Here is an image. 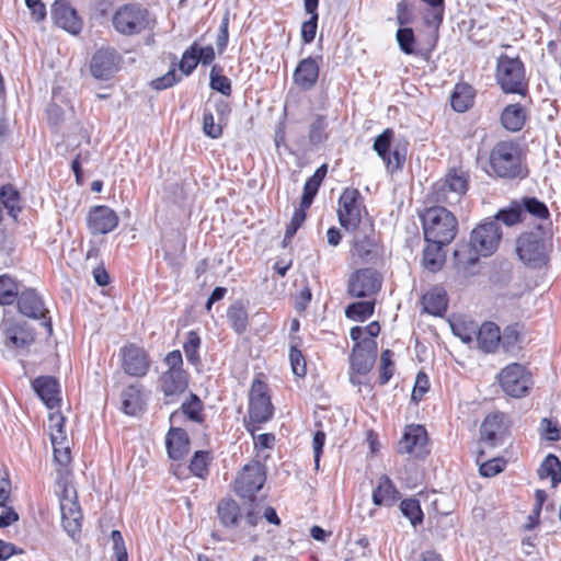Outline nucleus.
<instances>
[{
	"label": "nucleus",
	"mask_w": 561,
	"mask_h": 561,
	"mask_svg": "<svg viewBox=\"0 0 561 561\" xmlns=\"http://www.w3.org/2000/svg\"><path fill=\"white\" fill-rule=\"evenodd\" d=\"M502 228L492 218L480 222L470 233L469 244L455 249V266L459 271H468L479 262V256H490L499 248L502 240Z\"/></svg>",
	"instance_id": "f257e3e1"
},
{
	"label": "nucleus",
	"mask_w": 561,
	"mask_h": 561,
	"mask_svg": "<svg viewBox=\"0 0 561 561\" xmlns=\"http://www.w3.org/2000/svg\"><path fill=\"white\" fill-rule=\"evenodd\" d=\"M424 240L449 244L456 237L458 221L455 215L444 206H433L420 215Z\"/></svg>",
	"instance_id": "f03ea898"
},
{
	"label": "nucleus",
	"mask_w": 561,
	"mask_h": 561,
	"mask_svg": "<svg viewBox=\"0 0 561 561\" xmlns=\"http://www.w3.org/2000/svg\"><path fill=\"white\" fill-rule=\"evenodd\" d=\"M114 30L124 36L138 35L152 31L157 24L154 15L139 3H127L118 7L113 16Z\"/></svg>",
	"instance_id": "7ed1b4c3"
},
{
	"label": "nucleus",
	"mask_w": 561,
	"mask_h": 561,
	"mask_svg": "<svg viewBox=\"0 0 561 561\" xmlns=\"http://www.w3.org/2000/svg\"><path fill=\"white\" fill-rule=\"evenodd\" d=\"M490 165L494 174L501 179H525L528 170L523 165L522 151L513 141L497 142L490 153Z\"/></svg>",
	"instance_id": "20e7f679"
},
{
	"label": "nucleus",
	"mask_w": 561,
	"mask_h": 561,
	"mask_svg": "<svg viewBox=\"0 0 561 561\" xmlns=\"http://www.w3.org/2000/svg\"><path fill=\"white\" fill-rule=\"evenodd\" d=\"M495 79L505 94L524 96L528 91L525 66L518 56L500 55L496 60Z\"/></svg>",
	"instance_id": "39448f33"
},
{
	"label": "nucleus",
	"mask_w": 561,
	"mask_h": 561,
	"mask_svg": "<svg viewBox=\"0 0 561 561\" xmlns=\"http://www.w3.org/2000/svg\"><path fill=\"white\" fill-rule=\"evenodd\" d=\"M548 237L541 225L529 232L522 233L516 243V253L526 265L537 268L548 261Z\"/></svg>",
	"instance_id": "423d86ee"
},
{
	"label": "nucleus",
	"mask_w": 561,
	"mask_h": 561,
	"mask_svg": "<svg viewBox=\"0 0 561 561\" xmlns=\"http://www.w3.org/2000/svg\"><path fill=\"white\" fill-rule=\"evenodd\" d=\"M468 186V175L454 169L433 185L432 196L438 204L453 206L460 202Z\"/></svg>",
	"instance_id": "0eeeda50"
},
{
	"label": "nucleus",
	"mask_w": 561,
	"mask_h": 561,
	"mask_svg": "<svg viewBox=\"0 0 561 561\" xmlns=\"http://www.w3.org/2000/svg\"><path fill=\"white\" fill-rule=\"evenodd\" d=\"M18 310L26 318L43 320L42 325L46 329L47 335H53V322L48 316L43 297L34 289L23 286L16 299Z\"/></svg>",
	"instance_id": "6e6552de"
},
{
	"label": "nucleus",
	"mask_w": 561,
	"mask_h": 561,
	"mask_svg": "<svg viewBox=\"0 0 561 561\" xmlns=\"http://www.w3.org/2000/svg\"><path fill=\"white\" fill-rule=\"evenodd\" d=\"M394 131L392 128H386L379 134L373 144V149L377 156L385 162L391 172L401 170L405 162L407 148L405 145L398 142L393 149Z\"/></svg>",
	"instance_id": "1a4fd4ad"
},
{
	"label": "nucleus",
	"mask_w": 561,
	"mask_h": 561,
	"mask_svg": "<svg viewBox=\"0 0 561 561\" xmlns=\"http://www.w3.org/2000/svg\"><path fill=\"white\" fill-rule=\"evenodd\" d=\"M266 481L265 466L260 461H252L243 466L234 480L236 493L247 500L256 497V493L263 488Z\"/></svg>",
	"instance_id": "9d476101"
},
{
	"label": "nucleus",
	"mask_w": 561,
	"mask_h": 561,
	"mask_svg": "<svg viewBox=\"0 0 561 561\" xmlns=\"http://www.w3.org/2000/svg\"><path fill=\"white\" fill-rule=\"evenodd\" d=\"M499 382L502 390L512 398L527 396L533 385L530 374L518 363L504 367L499 374Z\"/></svg>",
	"instance_id": "9b49d317"
},
{
	"label": "nucleus",
	"mask_w": 561,
	"mask_h": 561,
	"mask_svg": "<svg viewBox=\"0 0 561 561\" xmlns=\"http://www.w3.org/2000/svg\"><path fill=\"white\" fill-rule=\"evenodd\" d=\"M362 194L357 188L346 187L339 197L337 219L342 228L354 232L362 222Z\"/></svg>",
	"instance_id": "f8f14e48"
},
{
	"label": "nucleus",
	"mask_w": 561,
	"mask_h": 561,
	"mask_svg": "<svg viewBox=\"0 0 561 561\" xmlns=\"http://www.w3.org/2000/svg\"><path fill=\"white\" fill-rule=\"evenodd\" d=\"M382 284L381 274L373 267L354 271L347 280V295L354 298H367L377 294Z\"/></svg>",
	"instance_id": "ddd939ff"
},
{
	"label": "nucleus",
	"mask_w": 561,
	"mask_h": 561,
	"mask_svg": "<svg viewBox=\"0 0 561 561\" xmlns=\"http://www.w3.org/2000/svg\"><path fill=\"white\" fill-rule=\"evenodd\" d=\"M274 407L271 402L267 385L259 379L252 382L249 394V419L261 424L272 419Z\"/></svg>",
	"instance_id": "4468645a"
},
{
	"label": "nucleus",
	"mask_w": 561,
	"mask_h": 561,
	"mask_svg": "<svg viewBox=\"0 0 561 561\" xmlns=\"http://www.w3.org/2000/svg\"><path fill=\"white\" fill-rule=\"evenodd\" d=\"M508 428L510 420L504 412L489 413L480 426V438L488 446H500L504 443Z\"/></svg>",
	"instance_id": "2eb2a0df"
},
{
	"label": "nucleus",
	"mask_w": 561,
	"mask_h": 561,
	"mask_svg": "<svg viewBox=\"0 0 561 561\" xmlns=\"http://www.w3.org/2000/svg\"><path fill=\"white\" fill-rule=\"evenodd\" d=\"M119 355L126 375L142 378L148 374L151 362L145 348L130 343L121 348Z\"/></svg>",
	"instance_id": "dca6fc26"
},
{
	"label": "nucleus",
	"mask_w": 561,
	"mask_h": 561,
	"mask_svg": "<svg viewBox=\"0 0 561 561\" xmlns=\"http://www.w3.org/2000/svg\"><path fill=\"white\" fill-rule=\"evenodd\" d=\"M54 24L71 35H78L83 22L78 11L67 0H55L50 8Z\"/></svg>",
	"instance_id": "f3484780"
},
{
	"label": "nucleus",
	"mask_w": 561,
	"mask_h": 561,
	"mask_svg": "<svg viewBox=\"0 0 561 561\" xmlns=\"http://www.w3.org/2000/svg\"><path fill=\"white\" fill-rule=\"evenodd\" d=\"M121 56L113 48L98 49L90 61V72L98 80H110L118 71Z\"/></svg>",
	"instance_id": "a211bd4d"
},
{
	"label": "nucleus",
	"mask_w": 561,
	"mask_h": 561,
	"mask_svg": "<svg viewBox=\"0 0 561 561\" xmlns=\"http://www.w3.org/2000/svg\"><path fill=\"white\" fill-rule=\"evenodd\" d=\"M427 432L423 425H408L403 432L402 438L398 444L400 454L414 455L417 458H424L428 450L426 449Z\"/></svg>",
	"instance_id": "6ab92c4d"
},
{
	"label": "nucleus",
	"mask_w": 561,
	"mask_h": 561,
	"mask_svg": "<svg viewBox=\"0 0 561 561\" xmlns=\"http://www.w3.org/2000/svg\"><path fill=\"white\" fill-rule=\"evenodd\" d=\"M118 216L106 205L93 206L87 216V226L92 234H107L118 226Z\"/></svg>",
	"instance_id": "aec40b11"
},
{
	"label": "nucleus",
	"mask_w": 561,
	"mask_h": 561,
	"mask_svg": "<svg viewBox=\"0 0 561 561\" xmlns=\"http://www.w3.org/2000/svg\"><path fill=\"white\" fill-rule=\"evenodd\" d=\"M321 60L322 56H308L301 59L293 72L294 83L304 91L311 90L319 79Z\"/></svg>",
	"instance_id": "412c9836"
},
{
	"label": "nucleus",
	"mask_w": 561,
	"mask_h": 561,
	"mask_svg": "<svg viewBox=\"0 0 561 561\" xmlns=\"http://www.w3.org/2000/svg\"><path fill=\"white\" fill-rule=\"evenodd\" d=\"M377 342L363 341L360 344H355L351 354V369L358 375H367L377 357Z\"/></svg>",
	"instance_id": "4be33fe9"
},
{
	"label": "nucleus",
	"mask_w": 561,
	"mask_h": 561,
	"mask_svg": "<svg viewBox=\"0 0 561 561\" xmlns=\"http://www.w3.org/2000/svg\"><path fill=\"white\" fill-rule=\"evenodd\" d=\"M190 382L187 371H163L159 377L160 389L165 397V403L175 402L183 394Z\"/></svg>",
	"instance_id": "5701e85b"
},
{
	"label": "nucleus",
	"mask_w": 561,
	"mask_h": 561,
	"mask_svg": "<svg viewBox=\"0 0 561 561\" xmlns=\"http://www.w3.org/2000/svg\"><path fill=\"white\" fill-rule=\"evenodd\" d=\"M34 342L35 332L33 328L25 321L12 323L4 330V345L9 350H26Z\"/></svg>",
	"instance_id": "b1692460"
},
{
	"label": "nucleus",
	"mask_w": 561,
	"mask_h": 561,
	"mask_svg": "<svg viewBox=\"0 0 561 561\" xmlns=\"http://www.w3.org/2000/svg\"><path fill=\"white\" fill-rule=\"evenodd\" d=\"M32 388L42 402L50 410L60 405V385L54 376H38L32 381Z\"/></svg>",
	"instance_id": "393cba45"
},
{
	"label": "nucleus",
	"mask_w": 561,
	"mask_h": 561,
	"mask_svg": "<svg viewBox=\"0 0 561 561\" xmlns=\"http://www.w3.org/2000/svg\"><path fill=\"white\" fill-rule=\"evenodd\" d=\"M190 437L182 427H170L165 435V448L170 459L182 460L190 451Z\"/></svg>",
	"instance_id": "a878e982"
},
{
	"label": "nucleus",
	"mask_w": 561,
	"mask_h": 561,
	"mask_svg": "<svg viewBox=\"0 0 561 561\" xmlns=\"http://www.w3.org/2000/svg\"><path fill=\"white\" fill-rule=\"evenodd\" d=\"M400 495L393 481L387 474H382L373 491L371 501L376 506L391 507L400 499Z\"/></svg>",
	"instance_id": "bb28decb"
},
{
	"label": "nucleus",
	"mask_w": 561,
	"mask_h": 561,
	"mask_svg": "<svg viewBox=\"0 0 561 561\" xmlns=\"http://www.w3.org/2000/svg\"><path fill=\"white\" fill-rule=\"evenodd\" d=\"M423 311L435 316L443 317L448 307V296L443 287L434 286L422 296Z\"/></svg>",
	"instance_id": "cd10ccee"
},
{
	"label": "nucleus",
	"mask_w": 561,
	"mask_h": 561,
	"mask_svg": "<svg viewBox=\"0 0 561 561\" xmlns=\"http://www.w3.org/2000/svg\"><path fill=\"white\" fill-rule=\"evenodd\" d=\"M476 340L479 350H481L483 353H494L500 346V328L494 322L485 321L476 331Z\"/></svg>",
	"instance_id": "c85d7f7f"
},
{
	"label": "nucleus",
	"mask_w": 561,
	"mask_h": 561,
	"mask_svg": "<svg viewBox=\"0 0 561 561\" xmlns=\"http://www.w3.org/2000/svg\"><path fill=\"white\" fill-rule=\"evenodd\" d=\"M217 517L225 528H237L242 519L239 504L230 497L221 499L217 504Z\"/></svg>",
	"instance_id": "c756f323"
},
{
	"label": "nucleus",
	"mask_w": 561,
	"mask_h": 561,
	"mask_svg": "<svg viewBox=\"0 0 561 561\" xmlns=\"http://www.w3.org/2000/svg\"><path fill=\"white\" fill-rule=\"evenodd\" d=\"M319 0H304V9L309 19L301 24V41L304 44H311L317 35Z\"/></svg>",
	"instance_id": "7c9ffc66"
},
{
	"label": "nucleus",
	"mask_w": 561,
	"mask_h": 561,
	"mask_svg": "<svg viewBox=\"0 0 561 561\" xmlns=\"http://www.w3.org/2000/svg\"><path fill=\"white\" fill-rule=\"evenodd\" d=\"M61 522L65 531L72 538L76 539L81 533V518L82 514L77 502H70V507L67 508V504L61 501Z\"/></svg>",
	"instance_id": "2f4dec72"
},
{
	"label": "nucleus",
	"mask_w": 561,
	"mask_h": 561,
	"mask_svg": "<svg viewBox=\"0 0 561 561\" xmlns=\"http://www.w3.org/2000/svg\"><path fill=\"white\" fill-rule=\"evenodd\" d=\"M426 247L423 250L422 263L425 270L431 273L439 272L445 263L446 255L443 248L446 244L438 242H426Z\"/></svg>",
	"instance_id": "473e14b6"
},
{
	"label": "nucleus",
	"mask_w": 561,
	"mask_h": 561,
	"mask_svg": "<svg viewBox=\"0 0 561 561\" xmlns=\"http://www.w3.org/2000/svg\"><path fill=\"white\" fill-rule=\"evenodd\" d=\"M474 101V89L468 83H457L450 95V105L454 111L463 113L468 111Z\"/></svg>",
	"instance_id": "72a5a7b5"
},
{
	"label": "nucleus",
	"mask_w": 561,
	"mask_h": 561,
	"mask_svg": "<svg viewBox=\"0 0 561 561\" xmlns=\"http://www.w3.org/2000/svg\"><path fill=\"white\" fill-rule=\"evenodd\" d=\"M227 320L231 329L238 334H243L249 325L248 310L242 300H236L227 310Z\"/></svg>",
	"instance_id": "f704fd0d"
},
{
	"label": "nucleus",
	"mask_w": 561,
	"mask_h": 561,
	"mask_svg": "<svg viewBox=\"0 0 561 561\" xmlns=\"http://www.w3.org/2000/svg\"><path fill=\"white\" fill-rule=\"evenodd\" d=\"M0 205L7 209L8 215L14 220L18 219L22 211L21 194L12 184H3L0 186Z\"/></svg>",
	"instance_id": "c9c22d12"
},
{
	"label": "nucleus",
	"mask_w": 561,
	"mask_h": 561,
	"mask_svg": "<svg viewBox=\"0 0 561 561\" xmlns=\"http://www.w3.org/2000/svg\"><path fill=\"white\" fill-rule=\"evenodd\" d=\"M330 137L328 117L322 114H316L309 125L308 140L312 147L318 148Z\"/></svg>",
	"instance_id": "e433bc0d"
},
{
	"label": "nucleus",
	"mask_w": 561,
	"mask_h": 561,
	"mask_svg": "<svg viewBox=\"0 0 561 561\" xmlns=\"http://www.w3.org/2000/svg\"><path fill=\"white\" fill-rule=\"evenodd\" d=\"M525 110L519 103L507 105L501 114V123L510 131L520 130L525 124Z\"/></svg>",
	"instance_id": "4c0bfd02"
},
{
	"label": "nucleus",
	"mask_w": 561,
	"mask_h": 561,
	"mask_svg": "<svg viewBox=\"0 0 561 561\" xmlns=\"http://www.w3.org/2000/svg\"><path fill=\"white\" fill-rule=\"evenodd\" d=\"M540 479L550 478L551 485L556 488L561 483V461L554 454H548L537 470Z\"/></svg>",
	"instance_id": "58836bf2"
},
{
	"label": "nucleus",
	"mask_w": 561,
	"mask_h": 561,
	"mask_svg": "<svg viewBox=\"0 0 561 561\" xmlns=\"http://www.w3.org/2000/svg\"><path fill=\"white\" fill-rule=\"evenodd\" d=\"M497 224L503 222L507 227H513L525 220L519 199H514L508 206L500 208L492 218Z\"/></svg>",
	"instance_id": "ea45409f"
},
{
	"label": "nucleus",
	"mask_w": 561,
	"mask_h": 561,
	"mask_svg": "<svg viewBox=\"0 0 561 561\" xmlns=\"http://www.w3.org/2000/svg\"><path fill=\"white\" fill-rule=\"evenodd\" d=\"M211 461L213 456L209 450H196L190 460L188 469L194 477L205 480L209 474Z\"/></svg>",
	"instance_id": "a19ab883"
},
{
	"label": "nucleus",
	"mask_w": 561,
	"mask_h": 561,
	"mask_svg": "<svg viewBox=\"0 0 561 561\" xmlns=\"http://www.w3.org/2000/svg\"><path fill=\"white\" fill-rule=\"evenodd\" d=\"M121 398L125 414L134 416L141 411V392L138 386H128L122 391Z\"/></svg>",
	"instance_id": "79ce46f5"
},
{
	"label": "nucleus",
	"mask_w": 561,
	"mask_h": 561,
	"mask_svg": "<svg viewBox=\"0 0 561 561\" xmlns=\"http://www.w3.org/2000/svg\"><path fill=\"white\" fill-rule=\"evenodd\" d=\"M524 217L529 215L536 219H549L550 211L545 202L535 196H523L519 198Z\"/></svg>",
	"instance_id": "37998d69"
},
{
	"label": "nucleus",
	"mask_w": 561,
	"mask_h": 561,
	"mask_svg": "<svg viewBox=\"0 0 561 561\" xmlns=\"http://www.w3.org/2000/svg\"><path fill=\"white\" fill-rule=\"evenodd\" d=\"M202 345V339L195 330H191L186 333V339L183 343V352L185 354L188 364L194 367L202 365L199 355V348Z\"/></svg>",
	"instance_id": "c03bdc74"
},
{
	"label": "nucleus",
	"mask_w": 561,
	"mask_h": 561,
	"mask_svg": "<svg viewBox=\"0 0 561 561\" xmlns=\"http://www.w3.org/2000/svg\"><path fill=\"white\" fill-rule=\"evenodd\" d=\"M301 339L299 336L291 337L289 347V362L291 371L295 376L302 378L307 374L306 358L300 350Z\"/></svg>",
	"instance_id": "a18cd8bd"
},
{
	"label": "nucleus",
	"mask_w": 561,
	"mask_h": 561,
	"mask_svg": "<svg viewBox=\"0 0 561 561\" xmlns=\"http://www.w3.org/2000/svg\"><path fill=\"white\" fill-rule=\"evenodd\" d=\"M375 312V300H360L345 308V317L352 321L364 322Z\"/></svg>",
	"instance_id": "49530a36"
},
{
	"label": "nucleus",
	"mask_w": 561,
	"mask_h": 561,
	"mask_svg": "<svg viewBox=\"0 0 561 561\" xmlns=\"http://www.w3.org/2000/svg\"><path fill=\"white\" fill-rule=\"evenodd\" d=\"M21 288L19 283L8 274L0 275V305L10 306L15 302Z\"/></svg>",
	"instance_id": "de8ad7c7"
},
{
	"label": "nucleus",
	"mask_w": 561,
	"mask_h": 561,
	"mask_svg": "<svg viewBox=\"0 0 561 561\" xmlns=\"http://www.w3.org/2000/svg\"><path fill=\"white\" fill-rule=\"evenodd\" d=\"M203 410V401L196 393L193 392H191L188 399L181 404L182 413L186 416L187 420L194 423L201 424L204 422L205 417Z\"/></svg>",
	"instance_id": "09e8293b"
},
{
	"label": "nucleus",
	"mask_w": 561,
	"mask_h": 561,
	"mask_svg": "<svg viewBox=\"0 0 561 561\" xmlns=\"http://www.w3.org/2000/svg\"><path fill=\"white\" fill-rule=\"evenodd\" d=\"M402 515L408 518L413 527L421 525L424 520V513L421 503L415 497L404 499L399 505Z\"/></svg>",
	"instance_id": "8fccbe9b"
},
{
	"label": "nucleus",
	"mask_w": 561,
	"mask_h": 561,
	"mask_svg": "<svg viewBox=\"0 0 561 561\" xmlns=\"http://www.w3.org/2000/svg\"><path fill=\"white\" fill-rule=\"evenodd\" d=\"M222 68L214 65L209 72V88L225 96H230L232 92L231 80L221 73Z\"/></svg>",
	"instance_id": "3c124183"
},
{
	"label": "nucleus",
	"mask_w": 561,
	"mask_h": 561,
	"mask_svg": "<svg viewBox=\"0 0 561 561\" xmlns=\"http://www.w3.org/2000/svg\"><path fill=\"white\" fill-rule=\"evenodd\" d=\"M396 39L400 50L404 55H416V36L412 27H399Z\"/></svg>",
	"instance_id": "603ef678"
},
{
	"label": "nucleus",
	"mask_w": 561,
	"mask_h": 561,
	"mask_svg": "<svg viewBox=\"0 0 561 561\" xmlns=\"http://www.w3.org/2000/svg\"><path fill=\"white\" fill-rule=\"evenodd\" d=\"M520 339L519 324H510L501 334L500 346H502L506 353H514L519 348L518 344L520 343Z\"/></svg>",
	"instance_id": "864d4df0"
},
{
	"label": "nucleus",
	"mask_w": 561,
	"mask_h": 561,
	"mask_svg": "<svg viewBox=\"0 0 561 561\" xmlns=\"http://www.w3.org/2000/svg\"><path fill=\"white\" fill-rule=\"evenodd\" d=\"M186 50L191 51V56H194L198 65L209 66L216 58V51L211 45L202 46L197 41H194Z\"/></svg>",
	"instance_id": "5fc2aeb1"
},
{
	"label": "nucleus",
	"mask_w": 561,
	"mask_h": 561,
	"mask_svg": "<svg viewBox=\"0 0 561 561\" xmlns=\"http://www.w3.org/2000/svg\"><path fill=\"white\" fill-rule=\"evenodd\" d=\"M393 352L386 348L380 355L379 383L381 386L389 382L394 373Z\"/></svg>",
	"instance_id": "6e6d98bb"
},
{
	"label": "nucleus",
	"mask_w": 561,
	"mask_h": 561,
	"mask_svg": "<svg viewBox=\"0 0 561 561\" xmlns=\"http://www.w3.org/2000/svg\"><path fill=\"white\" fill-rule=\"evenodd\" d=\"M182 80V76L176 73V64H172L171 68L167 73L161 77L153 79L150 82V87L153 90L162 91L175 85Z\"/></svg>",
	"instance_id": "4d7b16f0"
},
{
	"label": "nucleus",
	"mask_w": 561,
	"mask_h": 561,
	"mask_svg": "<svg viewBox=\"0 0 561 561\" xmlns=\"http://www.w3.org/2000/svg\"><path fill=\"white\" fill-rule=\"evenodd\" d=\"M396 19L399 27H410L409 25L414 21V8L407 0H401L397 3Z\"/></svg>",
	"instance_id": "13d9d810"
},
{
	"label": "nucleus",
	"mask_w": 561,
	"mask_h": 561,
	"mask_svg": "<svg viewBox=\"0 0 561 561\" xmlns=\"http://www.w3.org/2000/svg\"><path fill=\"white\" fill-rule=\"evenodd\" d=\"M222 123H215L214 114L210 110L205 108L203 113V131L204 134L211 138L218 139L222 135Z\"/></svg>",
	"instance_id": "bf43d9fd"
},
{
	"label": "nucleus",
	"mask_w": 561,
	"mask_h": 561,
	"mask_svg": "<svg viewBox=\"0 0 561 561\" xmlns=\"http://www.w3.org/2000/svg\"><path fill=\"white\" fill-rule=\"evenodd\" d=\"M444 13L445 3L438 4V7H428L423 14L424 24L427 27H433L435 31H438L444 20Z\"/></svg>",
	"instance_id": "052dcab7"
},
{
	"label": "nucleus",
	"mask_w": 561,
	"mask_h": 561,
	"mask_svg": "<svg viewBox=\"0 0 561 561\" xmlns=\"http://www.w3.org/2000/svg\"><path fill=\"white\" fill-rule=\"evenodd\" d=\"M541 437L548 442H558L561 439V427L557 421L543 417L540 422Z\"/></svg>",
	"instance_id": "680f3d73"
},
{
	"label": "nucleus",
	"mask_w": 561,
	"mask_h": 561,
	"mask_svg": "<svg viewBox=\"0 0 561 561\" xmlns=\"http://www.w3.org/2000/svg\"><path fill=\"white\" fill-rule=\"evenodd\" d=\"M506 466V461L503 458H493L482 462L479 467V473L485 478H492L501 473Z\"/></svg>",
	"instance_id": "e2e57ef3"
},
{
	"label": "nucleus",
	"mask_w": 561,
	"mask_h": 561,
	"mask_svg": "<svg viewBox=\"0 0 561 561\" xmlns=\"http://www.w3.org/2000/svg\"><path fill=\"white\" fill-rule=\"evenodd\" d=\"M111 540L113 542V559L128 561V552L122 533L117 529L112 530Z\"/></svg>",
	"instance_id": "0e129e2a"
},
{
	"label": "nucleus",
	"mask_w": 561,
	"mask_h": 561,
	"mask_svg": "<svg viewBox=\"0 0 561 561\" xmlns=\"http://www.w3.org/2000/svg\"><path fill=\"white\" fill-rule=\"evenodd\" d=\"M451 331L454 335L459 337L463 343L470 344L476 337L477 330L472 323L467 324L465 322H454L451 323Z\"/></svg>",
	"instance_id": "69168bd1"
},
{
	"label": "nucleus",
	"mask_w": 561,
	"mask_h": 561,
	"mask_svg": "<svg viewBox=\"0 0 561 561\" xmlns=\"http://www.w3.org/2000/svg\"><path fill=\"white\" fill-rule=\"evenodd\" d=\"M229 43V12H226L222 16L216 37V47L219 55H221Z\"/></svg>",
	"instance_id": "338daca9"
},
{
	"label": "nucleus",
	"mask_w": 561,
	"mask_h": 561,
	"mask_svg": "<svg viewBox=\"0 0 561 561\" xmlns=\"http://www.w3.org/2000/svg\"><path fill=\"white\" fill-rule=\"evenodd\" d=\"M428 389L430 381L427 375L423 371L417 373L415 378V385L411 396L412 400L419 402L420 400H422L423 396L428 391Z\"/></svg>",
	"instance_id": "774afa93"
}]
</instances>
